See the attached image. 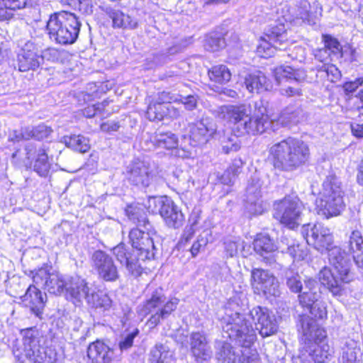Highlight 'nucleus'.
Returning <instances> with one entry per match:
<instances>
[{
    "instance_id": "nucleus-1",
    "label": "nucleus",
    "mask_w": 363,
    "mask_h": 363,
    "mask_svg": "<svg viewBox=\"0 0 363 363\" xmlns=\"http://www.w3.org/2000/svg\"><path fill=\"white\" fill-rule=\"evenodd\" d=\"M142 228H134L129 232L131 247L121 242L112 250L117 261L136 277L142 274L145 260L155 258L160 246V238L152 225L149 230Z\"/></svg>"
},
{
    "instance_id": "nucleus-2",
    "label": "nucleus",
    "mask_w": 363,
    "mask_h": 363,
    "mask_svg": "<svg viewBox=\"0 0 363 363\" xmlns=\"http://www.w3.org/2000/svg\"><path fill=\"white\" fill-rule=\"evenodd\" d=\"M327 252L333 270L323 269L320 272L319 279L333 296L340 297L344 294L346 284L354 280V274L351 270L350 259L345 250L332 245Z\"/></svg>"
},
{
    "instance_id": "nucleus-3",
    "label": "nucleus",
    "mask_w": 363,
    "mask_h": 363,
    "mask_svg": "<svg viewBox=\"0 0 363 363\" xmlns=\"http://www.w3.org/2000/svg\"><path fill=\"white\" fill-rule=\"evenodd\" d=\"M274 167L281 172H292L303 166L310 157L308 145L303 140L288 137L275 143L269 149Z\"/></svg>"
},
{
    "instance_id": "nucleus-4",
    "label": "nucleus",
    "mask_w": 363,
    "mask_h": 363,
    "mask_svg": "<svg viewBox=\"0 0 363 363\" xmlns=\"http://www.w3.org/2000/svg\"><path fill=\"white\" fill-rule=\"evenodd\" d=\"M240 299L237 297L230 298L225 307L222 337L230 340H255L256 335L252 324L246 319L245 309L240 304Z\"/></svg>"
},
{
    "instance_id": "nucleus-5",
    "label": "nucleus",
    "mask_w": 363,
    "mask_h": 363,
    "mask_svg": "<svg viewBox=\"0 0 363 363\" xmlns=\"http://www.w3.org/2000/svg\"><path fill=\"white\" fill-rule=\"evenodd\" d=\"M81 26L79 18L74 13L61 11L50 16L46 23V31L52 41L67 45L77 41Z\"/></svg>"
},
{
    "instance_id": "nucleus-6",
    "label": "nucleus",
    "mask_w": 363,
    "mask_h": 363,
    "mask_svg": "<svg viewBox=\"0 0 363 363\" xmlns=\"http://www.w3.org/2000/svg\"><path fill=\"white\" fill-rule=\"evenodd\" d=\"M316 206L318 213L326 218L337 216L343 211V192L335 178L328 177L323 182Z\"/></svg>"
},
{
    "instance_id": "nucleus-7",
    "label": "nucleus",
    "mask_w": 363,
    "mask_h": 363,
    "mask_svg": "<svg viewBox=\"0 0 363 363\" xmlns=\"http://www.w3.org/2000/svg\"><path fill=\"white\" fill-rule=\"evenodd\" d=\"M300 306L313 321L323 320L328 318L327 303L324 301L319 284L315 279L305 280V291L298 295Z\"/></svg>"
},
{
    "instance_id": "nucleus-8",
    "label": "nucleus",
    "mask_w": 363,
    "mask_h": 363,
    "mask_svg": "<svg viewBox=\"0 0 363 363\" xmlns=\"http://www.w3.org/2000/svg\"><path fill=\"white\" fill-rule=\"evenodd\" d=\"M147 208L152 213H159L169 228L177 229L184 224V216L181 209L166 196L150 197Z\"/></svg>"
},
{
    "instance_id": "nucleus-9",
    "label": "nucleus",
    "mask_w": 363,
    "mask_h": 363,
    "mask_svg": "<svg viewBox=\"0 0 363 363\" xmlns=\"http://www.w3.org/2000/svg\"><path fill=\"white\" fill-rule=\"evenodd\" d=\"M303 211L302 203L297 197L286 196L274 204L273 216L291 229L299 225Z\"/></svg>"
},
{
    "instance_id": "nucleus-10",
    "label": "nucleus",
    "mask_w": 363,
    "mask_h": 363,
    "mask_svg": "<svg viewBox=\"0 0 363 363\" xmlns=\"http://www.w3.org/2000/svg\"><path fill=\"white\" fill-rule=\"evenodd\" d=\"M30 273L33 283L50 294L60 295L65 291L67 293L71 277L57 272H50L48 267L35 269Z\"/></svg>"
},
{
    "instance_id": "nucleus-11",
    "label": "nucleus",
    "mask_w": 363,
    "mask_h": 363,
    "mask_svg": "<svg viewBox=\"0 0 363 363\" xmlns=\"http://www.w3.org/2000/svg\"><path fill=\"white\" fill-rule=\"evenodd\" d=\"M252 104L240 105H228L220 107V113L223 117L233 124V130L239 136L253 131L250 127Z\"/></svg>"
},
{
    "instance_id": "nucleus-12",
    "label": "nucleus",
    "mask_w": 363,
    "mask_h": 363,
    "mask_svg": "<svg viewBox=\"0 0 363 363\" xmlns=\"http://www.w3.org/2000/svg\"><path fill=\"white\" fill-rule=\"evenodd\" d=\"M301 233L308 245L322 254L333 244V235L330 230L320 223L303 225Z\"/></svg>"
},
{
    "instance_id": "nucleus-13",
    "label": "nucleus",
    "mask_w": 363,
    "mask_h": 363,
    "mask_svg": "<svg viewBox=\"0 0 363 363\" xmlns=\"http://www.w3.org/2000/svg\"><path fill=\"white\" fill-rule=\"evenodd\" d=\"M262 43L257 51L264 57H271L274 50H285L288 46L287 33L284 24H278L268 28L261 38Z\"/></svg>"
},
{
    "instance_id": "nucleus-14",
    "label": "nucleus",
    "mask_w": 363,
    "mask_h": 363,
    "mask_svg": "<svg viewBox=\"0 0 363 363\" xmlns=\"http://www.w3.org/2000/svg\"><path fill=\"white\" fill-rule=\"evenodd\" d=\"M273 74L278 84L284 82L292 84L285 85L280 89L281 95L291 97L302 94L299 84L305 79L306 74L303 71L295 69L291 66L281 65L274 69Z\"/></svg>"
},
{
    "instance_id": "nucleus-15",
    "label": "nucleus",
    "mask_w": 363,
    "mask_h": 363,
    "mask_svg": "<svg viewBox=\"0 0 363 363\" xmlns=\"http://www.w3.org/2000/svg\"><path fill=\"white\" fill-rule=\"evenodd\" d=\"M91 267L98 277L106 282H115L120 278L118 267L111 255L101 250H96L90 257Z\"/></svg>"
},
{
    "instance_id": "nucleus-16",
    "label": "nucleus",
    "mask_w": 363,
    "mask_h": 363,
    "mask_svg": "<svg viewBox=\"0 0 363 363\" xmlns=\"http://www.w3.org/2000/svg\"><path fill=\"white\" fill-rule=\"evenodd\" d=\"M251 285L255 293L266 296L278 297L281 294L279 282L269 270L255 268L251 271Z\"/></svg>"
},
{
    "instance_id": "nucleus-17",
    "label": "nucleus",
    "mask_w": 363,
    "mask_h": 363,
    "mask_svg": "<svg viewBox=\"0 0 363 363\" xmlns=\"http://www.w3.org/2000/svg\"><path fill=\"white\" fill-rule=\"evenodd\" d=\"M249 315L256 325V329L262 337H269L277 331L276 317L266 307L256 306L250 311Z\"/></svg>"
},
{
    "instance_id": "nucleus-18",
    "label": "nucleus",
    "mask_w": 363,
    "mask_h": 363,
    "mask_svg": "<svg viewBox=\"0 0 363 363\" xmlns=\"http://www.w3.org/2000/svg\"><path fill=\"white\" fill-rule=\"evenodd\" d=\"M11 347L16 359L21 360L25 357L31 363H43L48 355L39 342H13Z\"/></svg>"
},
{
    "instance_id": "nucleus-19",
    "label": "nucleus",
    "mask_w": 363,
    "mask_h": 363,
    "mask_svg": "<svg viewBox=\"0 0 363 363\" xmlns=\"http://www.w3.org/2000/svg\"><path fill=\"white\" fill-rule=\"evenodd\" d=\"M125 177L133 185L146 188L152 183L154 172L147 162L138 160L127 167Z\"/></svg>"
},
{
    "instance_id": "nucleus-20",
    "label": "nucleus",
    "mask_w": 363,
    "mask_h": 363,
    "mask_svg": "<svg viewBox=\"0 0 363 363\" xmlns=\"http://www.w3.org/2000/svg\"><path fill=\"white\" fill-rule=\"evenodd\" d=\"M190 140L194 146L206 144L216 133V125L213 118L202 117L189 125Z\"/></svg>"
},
{
    "instance_id": "nucleus-21",
    "label": "nucleus",
    "mask_w": 363,
    "mask_h": 363,
    "mask_svg": "<svg viewBox=\"0 0 363 363\" xmlns=\"http://www.w3.org/2000/svg\"><path fill=\"white\" fill-rule=\"evenodd\" d=\"M267 104L268 102L263 99L252 102L250 127L253 128V131L250 132V135L262 134L271 126L272 121L267 114Z\"/></svg>"
},
{
    "instance_id": "nucleus-22",
    "label": "nucleus",
    "mask_w": 363,
    "mask_h": 363,
    "mask_svg": "<svg viewBox=\"0 0 363 363\" xmlns=\"http://www.w3.org/2000/svg\"><path fill=\"white\" fill-rule=\"evenodd\" d=\"M18 67L20 72L35 70L42 64V58L36 45L30 40L22 47L17 57Z\"/></svg>"
},
{
    "instance_id": "nucleus-23",
    "label": "nucleus",
    "mask_w": 363,
    "mask_h": 363,
    "mask_svg": "<svg viewBox=\"0 0 363 363\" xmlns=\"http://www.w3.org/2000/svg\"><path fill=\"white\" fill-rule=\"evenodd\" d=\"M103 12L111 20L113 29L135 30L139 26L138 20L123 12L116 6H105L101 8Z\"/></svg>"
},
{
    "instance_id": "nucleus-24",
    "label": "nucleus",
    "mask_w": 363,
    "mask_h": 363,
    "mask_svg": "<svg viewBox=\"0 0 363 363\" xmlns=\"http://www.w3.org/2000/svg\"><path fill=\"white\" fill-rule=\"evenodd\" d=\"M94 289L89 286V283L84 279L74 276L70 277L67 294L74 305L79 306L84 301L86 303L89 301Z\"/></svg>"
},
{
    "instance_id": "nucleus-25",
    "label": "nucleus",
    "mask_w": 363,
    "mask_h": 363,
    "mask_svg": "<svg viewBox=\"0 0 363 363\" xmlns=\"http://www.w3.org/2000/svg\"><path fill=\"white\" fill-rule=\"evenodd\" d=\"M38 287L35 284L30 285L21 298L25 305L30 308L31 313L42 319L47 302V294L43 293Z\"/></svg>"
},
{
    "instance_id": "nucleus-26",
    "label": "nucleus",
    "mask_w": 363,
    "mask_h": 363,
    "mask_svg": "<svg viewBox=\"0 0 363 363\" xmlns=\"http://www.w3.org/2000/svg\"><path fill=\"white\" fill-rule=\"evenodd\" d=\"M245 208L251 216L262 214L264 206L261 195V186L258 181L252 179L246 188Z\"/></svg>"
},
{
    "instance_id": "nucleus-27",
    "label": "nucleus",
    "mask_w": 363,
    "mask_h": 363,
    "mask_svg": "<svg viewBox=\"0 0 363 363\" xmlns=\"http://www.w3.org/2000/svg\"><path fill=\"white\" fill-rule=\"evenodd\" d=\"M298 327L302 340H325L327 337L326 330L306 315H299Z\"/></svg>"
},
{
    "instance_id": "nucleus-28",
    "label": "nucleus",
    "mask_w": 363,
    "mask_h": 363,
    "mask_svg": "<svg viewBox=\"0 0 363 363\" xmlns=\"http://www.w3.org/2000/svg\"><path fill=\"white\" fill-rule=\"evenodd\" d=\"M87 355L96 363H111L116 357L114 347L104 342H91L87 349Z\"/></svg>"
},
{
    "instance_id": "nucleus-29",
    "label": "nucleus",
    "mask_w": 363,
    "mask_h": 363,
    "mask_svg": "<svg viewBox=\"0 0 363 363\" xmlns=\"http://www.w3.org/2000/svg\"><path fill=\"white\" fill-rule=\"evenodd\" d=\"M245 85L250 93H261L272 88L270 80L261 71L247 74L245 77Z\"/></svg>"
},
{
    "instance_id": "nucleus-30",
    "label": "nucleus",
    "mask_w": 363,
    "mask_h": 363,
    "mask_svg": "<svg viewBox=\"0 0 363 363\" xmlns=\"http://www.w3.org/2000/svg\"><path fill=\"white\" fill-rule=\"evenodd\" d=\"M253 247L256 253L269 263L272 259V253L277 249L274 241L268 235L262 233L257 235L254 240Z\"/></svg>"
},
{
    "instance_id": "nucleus-31",
    "label": "nucleus",
    "mask_w": 363,
    "mask_h": 363,
    "mask_svg": "<svg viewBox=\"0 0 363 363\" xmlns=\"http://www.w3.org/2000/svg\"><path fill=\"white\" fill-rule=\"evenodd\" d=\"M346 248L352 255L357 267L363 269V238L361 232L359 230L352 232Z\"/></svg>"
},
{
    "instance_id": "nucleus-32",
    "label": "nucleus",
    "mask_w": 363,
    "mask_h": 363,
    "mask_svg": "<svg viewBox=\"0 0 363 363\" xmlns=\"http://www.w3.org/2000/svg\"><path fill=\"white\" fill-rule=\"evenodd\" d=\"M166 301V296L162 287L155 289L150 296L140 308V313L146 315L155 313Z\"/></svg>"
},
{
    "instance_id": "nucleus-33",
    "label": "nucleus",
    "mask_w": 363,
    "mask_h": 363,
    "mask_svg": "<svg viewBox=\"0 0 363 363\" xmlns=\"http://www.w3.org/2000/svg\"><path fill=\"white\" fill-rule=\"evenodd\" d=\"M179 303V299L176 297H172L167 301H165L159 310L151 315L147 324L150 328H155L161 320L167 318L177 309Z\"/></svg>"
},
{
    "instance_id": "nucleus-34",
    "label": "nucleus",
    "mask_w": 363,
    "mask_h": 363,
    "mask_svg": "<svg viewBox=\"0 0 363 363\" xmlns=\"http://www.w3.org/2000/svg\"><path fill=\"white\" fill-rule=\"evenodd\" d=\"M304 117V112L298 102L289 104L285 107L280 113L279 121L284 126L296 125Z\"/></svg>"
},
{
    "instance_id": "nucleus-35",
    "label": "nucleus",
    "mask_w": 363,
    "mask_h": 363,
    "mask_svg": "<svg viewBox=\"0 0 363 363\" xmlns=\"http://www.w3.org/2000/svg\"><path fill=\"white\" fill-rule=\"evenodd\" d=\"M128 219L137 225L136 228L150 229V223L144 206L138 204L128 205L125 209Z\"/></svg>"
},
{
    "instance_id": "nucleus-36",
    "label": "nucleus",
    "mask_w": 363,
    "mask_h": 363,
    "mask_svg": "<svg viewBox=\"0 0 363 363\" xmlns=\"http://www.w3.org/2000/svg\"><path fill=\"white\" fill-rule=\"evenodd\" d=\"M240 346L235 347L230 342H217V359L222 363H235L240 354Z\"/></svg>"
},
{
    "instance_id": "nucleus-37",
    "label": "nucleus",
    "mask_w": 363,
    "mask_h": 363,
    "mask_svg": "<svg viewBox=\"0 0 363 363\" xmlns=\"http://www.w3.org/2000/svg\"><path fill=\"white\" fill-rule=\"evenodd\" d=\"M39 144L28 143L22 150L18 149L12 154L13 162L18 164H23L26 167L30 166L35 158V154Z\"/></svg>"
},
{
    "instance_id": "nucleus-38",
    "label": "nucleus",
    "mask_w": 363,
    "mask_h": 363,
    "mask_svg": "<svg viewBox=\"0 0 363 363\" xmlns=\"http://www.w3.org/2000/svg\"><path fill=\"white\" fill-rule=\"evenodd\" d=\"M35 158L33 160V170L40 177H47L49 174L51 164L48 161V156L43 145H39Z\"/></svg>"
},
{
    "instance_id": "nucleus-39",
    "label": "nucleus",
    "mask_w": 363,
    "mask_h": 363,
    "mask_svg": "<svg viewBox=\"0 0 363 363\" xmlns=\"http://www.w3.org/2000/svg\"><path fill=\"white\" fill-rule=\"evenodd\" d=\"M177 136L170 132H158L152 138V143L155 147L172 150L178 146Z\"/></svg>"
},
{
    "instance_id": "nucleus-40",
    "label": "nucleus",
    "mask_w": 363,
    "mask_h": 363,
    "mask_svg": "<svg viewBox=\"0 0 363 363\" xmlns=\"http://www.w3.org/2000/svg\"><path fill=\"white\" fill-rule=\"evenodd\" d=\"M301 275L293 270H287L285 273L286 285L291 292L301 294L305 291V280Z\"/></svg>"
},
{
    "instance_id": "nucleus-41",
    "label": "nucleus",
    "mask_w": 363,
    "mask_h": 363,
    "mask_svg": "<svg viewBox=\"0 0 363 363\" xmlns=\"http://www.w3.org/2000/svg\"><path fill=\"white\" fill-rule=\"evenodd\" d=\"M150 363H174L172 352L163 344H157L150 352Z\"/></svg>"
},
{
    "instance_id": "nucleus-42",
    "label": "nucleus",
    "mask_w": 363,
    "mask_h": 363,
    "mask_svg": "<svg viewBox=\"0 0 363 363\" xmlns=\"http://www.w3.org/2000/svg\"><path fill=\"white\" fill-rule=\"evenodd\" d=\"M63 142L67 147L79 152L84 153L88 152L90 149L89 140L81 135L65 136L63 138Z\"/></svg>"
},
{
    "instance_id": "nucleus-43",
    "label": "nucleus",
    "mask_w": 363,
    "mask_h": 363,
    "mask_svg": "<svg viewBox=\"0 0 363 363\" xmlns=\"http://www.w3.org/2000/svg\"><path fill=\"white\" fill-rule=\"evenodd\" d=\"M203 47L209 52H217L225 47V40L220 33L211 32L206 35Z\"/></svg>"
},
{
    "instance_id": "nucleus-44",
    "label": "nucleus",
    "mask_w": 363,
    "mask_h": 363,
    "mask_svg": "<svg viewBox=\"0 0 363 363\" xmlns=\"http://www.w3.org/2000/svg\"><path fill=\"white\" fill-rule=\"evenodd\" d=\"M210 79L218 84H225L231 79V72L225 65L213 66L208 72Z\"/></svg>"
},
{
    "instance_id": "nucleus-45",
    "label": "nucleus",
    "mask_w": 363,
    "mask_h": 363,
    "mask_svg": "<svg viewBox=\"0 0 363 363\" xmlns=\"http://www.w3.org/2000/svg\"><path fill=\"white\" fill-rule=\"evenodd\" d=\"M252 342H244L238 356L239 363H261L259 354L255 349L252 348Z\"/></svg>"
},
{
    "instance_id": "nucleus-46",
    "label": "nucleus",
    "mask_w": 363,
    "mask_h": 363,
    "mask_svg": "<svg viewBox=\"0 0 363 363\" xmlns=\"http://www.w3.org/2000/svg\"><path fill=\"white\" fill-rule=\"evenodd\" d=\"M168 108L167 105L161 101L152 102L149 104L146 116L150 121H162L167 116Z\"/></svg>"
},
{
    "instance_id": "nucleus-47",
    "label": "nucleus",
    "mask_w": 363,
    "mask_h": 363,
    "mask_svg": "<svg viewBox=\"0 0 363 363\" xmlns=\"http://www.w3.org/2000/svg\"><path fill=\"white\" fill-rule=\"evenodd\" d=\"M87 304L92 308L106 311L111 307L112 301L106 294L101 291H96L94 289L91 298L89 297Z\"/></svg>"
},
{
    "instance_id": "nucleus-48",
    "label": "nucleus",
    "mask_w": 363,
    "mask_h": 363,
    "mask_svg": "<svg viewBox=\"0 0 363 363\" xmlns=\"http://www.w3.org/2000/svg\"><path fill=\"white\" fill-rule=\"evenodd\" d=\"M191 352L196 361H206L211 359L212 351L207 342H191Z\"/></svg>"
},
{
    "instance_id": "nucleus-49",
    "label": "nucleus",
    "mask_w": 363,
    "mask_h": 363,
    "mask_svg": "<svg viewBox=\"0 0 363 363\" xmlns=\"http://www.w3.org/2000/svg\"><path fill=\"white\" fill-rule=\"evenodd\" d=\"M228 256H236L238 252L244 248V241L240 238H228L223 242Z\"/></svg>"
},
{
    "instance_id": "nucleus-50",
    "label": "nucleus",
    "mask_w": 363,
    "mask_h": 363,
    "mask_svg": "<svg viewBox=\"0 0 363 363\" xmlns=\"http://www.w3.org/2000/svg\"><path fill=\"white\" fill-rule=\"evenodd\" d=\"M237 134L230 133L228 135H223L220 140L222 149L224 152L228 154L233 152H237L240 148V143Z\"/></svg>"
},
{
    "instance_id": "nucleus-51",
    "label": "nucleus",
    "mask_w": 363,
    "mask_h": 363,
    "mask_svg": "<svg viewBox=\"0 0 363 363\" xmlns=\"http://www.w3.org/2000/svg\"><path fill=\"white\" fill-rule=\"evenodd\" d=\"M27 130L28 133H29L30 139L33 138L38 140L48 138L52 133L51 127L44 123L39 124L35 127H27Z\"/></svg>"
},
{
    "instance_id": "nucleus-52",
    "label": "nucleus",
    "mask_w": 363,
    "mask_h": 363,
    "mask_svg": "<svg viewBox=\"0 0 363 363\" xmlns=\"http://www.w3.org/2000/svg\"><path fill=\"white\" fill-rule=\"evenodd\" d=\"M315 0H301L297 5L296 17L303 21H309L312 14L311 4H315Z\"/></svg>"
},
{
    "instance_id": "nucleus-53",
    "label": "nucleus",
    "mask_w": 363,
    "mask_h": 363,
    "mask_svg": "<svg viewBox=\"0 0 363 363\" xmlns=\"http://www.w3.org/2000/svg\"><path fill=\"white\" fill-rule=\"evenodd\" d=\"M342 361V363H363V358L357 359V354L360 349L354 347L352 345L347 344V347L343 348Z\"/></svg>"
},
{
    "instance_id": "nucleus-54",
    "label": "nucleus",
    "mask_w": 363,
    "mask_h": 363,
    "mask_svg": "<svg viewBox=\"0 0 363 363\" xmlns=\"http://www.w3.org/2000/svg\"><path fill=\"white\" fill-rule=\"evenodd\" d=\"M4 6L13 13V11L32 7L36 0H3Z\"/></svg>"
},
{
    "instance_id": "nucleus-55",
    "label": "nucleus",
    "mask_w": 363,
    "mask_h": 363,
    "mask_svg": "<svg viewBox=\"0 0 363 363\" xmlns=\"http://www.w3.org/2000/svg\"><path fill=\"white\" fill-rule=\"evenodd\" d=\"M287 253L290 255L291 257L296 260H303L308 255L307 248L298 243H293L287 247Z\"/></svg>"
},
{
    "instance_id": "nucleus-56",
    "label": "nucleus",
    "mask_w": 363,
    "mask_h": 363,
    "mask_svg": "<svg viewBox=\"0 0 363 363\" xmlns=\"http://www.w3.org/2000/svg\"><path fill=\"white\" fill-rule=\"evenodd\" d=\"M322 38L325 45L324 48L328 49L330 52L337 53L342 49L340 42L332 35L325 34L323 35Z\"/></svg>"
},
{
    "instance_id": "nucleus-57",
    "label": "nucleus",
    "mask_w": 363,
    "mask_h": 363,
    "mask_svg": "<svg viewBox=\"0 0 363 363\" xmlns=\"http://www.w3.org/2000/svg\"><path fill=\"white\" fill-rule=\"evenodd\" d=\"M199 96L196 94H189L187 96L180 95L179 103L184 106L187 111H193L198 106Z\"/></svg>"
},
{
    "instance_id": "nucleus-58",
    "label": "nucleus",
    "mask_w": 363,
    "mask_h": 363,
    "mask_svg": "<svg viewBox=\"0 0 363 363\" xmlns=\"http://www.w3.org/2000/svg\"><path fill=\"white\" fill-rule=\"evenodd\" d=\"M60 52L54 48H48L40 54L42 62L45 60L50 62H57L60 59Z\"/></svg>"
},
{
    "instance_id": "nucleus-59",
    "label": "nucleus",
    "mask_w": 363,
    "mask_h": 363,
    "mask_svg": "<svg viewBox=\"0 0 363 363\" xmlns=\"http://www.w3.org/2000/svg\"><path fill=\"white\" fill-rule=\"evenodd\" d=\"M323 67L326 69L325 74H327L329 81L334 82L340 78V71L335 65L328 63L325 64Z\"/></svg>"
},
{
    "instance_id": "nucleus-60",
    "label": "nucleus",
    "mask_w": 363,
    "mask_h": 363,
    "mask_svg": "<svg viewBox=\"0 0 363 363\" xmlns=\"http://www.w3.org/2000/svg\"><path fill=\"white\" fill-rule=\"evenodd\" d=\"M147 60L152 63L150 67H152L167 63L168 55L163 52H154Z\"/></svg>"
},
{
    "instance_id": "nucleus-61",
    "label": "nucleus",
    "mask_w": 363,
    "mask_h": 363,
    "mask_svg": "<svg viewBox=\"0 0 363 363\" xmlns=\"http://www.w3.org/2000/svg\"><path fill=\"white\" fill-rule=\"evenodd\" d=\"M29 139L30 135L29 133H28L27 128H22L20 131L13 130L9 135V141L13 142V143L20 142L22 140Z\"/></svg>"
},
{
    "instance_id": "nucleus-62",
    "label": "nucleus",
    "mask_w": 363,
    "mask_h": 363,
    "mask_svg": "<svg viewBox=\"0 0 363 363\" xmlns=\"http://www.w3.org/2000/svg\"><path fill=\"white\" fill-rule=\"evenodd\" d=\"M120 127L121 124L118 121H108L101 124L100 129L104 133L112 134L114 132H117Z\"/></svg>"
},
{
    "instance_id": "nucleus-63",
    "label": "nucleus",
    "mask_w": 363,
    "mask_h": 363,
    "mask_svg": "<svg viewBox=\"0 0 363 363\" xmlns=\"http://www.w3.org/2000/svg\"><path fill=\"white\" fill-rule=\"evenodd\" d=\"M363 85V77L356 79L354 81L347 82L343 85L346 94H353L359 86Z\"/></svg>"
},
{
    "instance_id": "nucleus-64",
    "label": "nucleus",
    "mask_w": 363,
    "mask_h": 363,
    "mask_svg": "<svg viewBox=\"0 0 363 363\" xmlns=\"http://www.w3.org/2000/svg\"><path fill=\"white\" fill-rule=\"evenodd\" d=\"M159 99L162 103H164L165 105H169L173 102L179 103L180 95L178 96L169 91H162Z\"/></svg>"
}]
</instances>
